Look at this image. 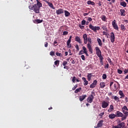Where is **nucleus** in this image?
Here are the masks:
<instances>
[{"label": "nucleus", "mask_w": 128, "mask_h": 128, "mask_svg": "<svg viewBox=\"0 0 128 128\" xmlns=\"http://www.w3.org/2000/svg\"><path fill=\"white\" fill-rule=\"evenodd\" d=\"M72 40H68L67 41V46H69V48H72V44H70V42H71Z\"/></svg>", "instance_id": "nucleus-35"}, {"label": "nucleus", "mask_w": 128, "mask_h": 128, "mask_svg": "<svg viewBox=\"0 0 128 128\" xmlns=\"http://www.w3.org/2000/svg\"><path fill=\"white\" fill-rule=\"evenodd\" d=\"M82 80L84 81V86H88V81L86 80V78H82Z\"/></svg>", "instance_id": "nucleus-17"}, {"label": "nucleus", "mask_w": 128, "mask_h": 128, "mask_svg": "<svg viewBox=\"0 0 128 128\" xmlns=\"http://www.w3.org/2000/svg\"><path fill=\"white\" fill-rule=\"evenodd\" d=\"M123 114H124L125 116H128V111H122Z\"/></svg>", "instance_id": "nucleus-40"}, {"label": "nucleus", "mask_w": 128, "mask_h": 128, "mask_svg": "<svg viewBox=\"0 0 128 128\" xmlns=\"http://www.w3.org/2000/svg\"><path fill=\"white\" fill-rule=\"evenodd\" d=\"M118 74H122V70L120 69H118Z\"/></svg>", "instance_id": "nucleus-53"}, {"label": "nucleus", "mask_w": 128, "mask_h": 128, "mask_svg": "<svg viewBox=\"0 0 128 128\" xmlns=\"http://www.w3.org/2000/svg\"><path fill=\"white\" fill-rule=\"evenodd\" d=\"M112 90L116 91V90H118V84H114L113 87L112 88Z\"/></svg>", "instance_id": "nucleus-23"}, {"label": "nucleus", "mask_w": 128, "mask_h": 128, "mask_svg": "<svg viewBox=\"0 0 128 128\" xmlns=\"http://www.w3.org/2000/svg\"><path fill=\"white\" fill-rule=\"evenodd\" d=\"M118 128H124V126H126V124L124 122H120L116 126Z\"/></svg>", "instance_id": "nucleus-14"}, {"label": "nucleus", "mask_w": 128, "mask_h": 128, "mask_svg": "<svg viewBox=\"0 0 128 128\" xmlns=\"http://www.w3.org/2000/svg\"><path fill=\"white\" fill-rule=\"evenodd\" d=\"M100 88H106V82H100Z\"/></svg>", "instance_id": "nucleus-19"}, {"label": "nucleus", "mask_w": 128, "mask_h": 128, "mask_svg": "<svg viewBox=\"0 0 128 128\" xmlns=\"http://www.w3.org/2000/svg\"><path fill=\"white\" fill-rule=\"evenodd\" d=\"M108 66H109V65H108V64L106 65V66H104V68H108Z\"/></svg>", "instance_id": "nucleus-62"}, {"label": "nucleus", "mask_w": 128, "mask_h": 128, "mask_svg": "<svg viewBox=\"0 0 128 128\" xmlns=\"http://www.w3.org/2000/svg\"><path fill=\"white\" fill-rule=\"evenodd\" d=\"M76 76L72 77V82H74V83L76 82Z\"/></svg>", "instance_id": "nucleus-47"}, {"label": "nucleus", "mask_w": 128, "mask_h": 128, "mask_svg": "<svg viewBox=\"0 0 128 128\" xmlns=\"http://www.w3.org/2000/svg\"><path fill=\"white\" fill-rule=\"evenodd\" d=\"M124 110L125 112H128V108L126 106H124L123 108H122V112H124Z\"/></svg>", "instance_id": "nucleus-33"}, {"label": "nucleus", "mask_w": 128, "mask_h": 128, "mask_svg": "<svg viewBox=\"0 0 128 128\" xmlns=\"http://www.w3.org/2000/svg\"><path fill=\"white\" fill-rule=\"evenodd\" d=\"M104 114V112H101L100 114H99V116H100V118H102V116Z\"/></svg>", "instance_id": "nucleus-48"}, {"label": "nucleus", "mask_w": 128, "mask_h": 128, "mask_svg": "<svg viewBox=\"0 0 128 128\" xmlns=\"http://www.w3.org/2000/svg\"><path fill=\"white\" fill-rule=\"evenodd\" d=\"M88 43L87 44V48L88 49V50L90 54H92V38H88L87 40Z\"/></svg>", "instance_id": "nucleus-2"}, {"label": "nucleus", "mask_w": 128, "mask_h": 128, "mask_svg": "<svg viewBox=\"0 0 128 128\" xmlns=\"http://www.w3.org/2000/svg\"><path fill=\"white\" fill-rule=\"evenodd\" d=\"M76 88H78V84H76L72 88V90H76Z\"/></svg>", "instance_id": "nucleus-56"}, {"label": "nucleus", "mask_w": 128, "mask_h": 128, "mask_svg": "<svg viewBox=\"0 0 128 128\" xmlns=\"http://www.w3.org/2000/svg\"><path fill=\"white\" fill-rule=\"evenodd\" d=\"M114 100H116V102H120V98L118 97V96H114Z\"/></svg>", "instance_id": "nucleus-39"}, {"label": "nucleus", "mask_w": 128, "mask_h": 128, "mask_svg": "<svg viewBox=\"0 0 128 128\" xmlns=\"http://www.w3.org/2000/svg\"><path fill=\"white\" fill-rule=\"evenodd\" d=\"M102 28L104 30H105V32H108V28L106 26H103L102 27Z\"/></svg>", "instance_id": "nucleus-46"}, {"label": "nucleus", "mask_w": 128, "mask_h": 128, "mask_svg": "<svg viewBox=\"0 0 128 128\" xmlns=\"http://www.w3.org/2000/svg\"><path fill=\"white\" fill-rule=\"evenodd\" d=\"M82 50H83L84 54L85 52H88V49H86V46H82Z\"/></svg>", "instance_id": "nucleus-38"}, {"label": "nucleus", "mask_w": 128, "mask_h": 128, "mask_svg": "<svg viewBox=\"0 0 128 128\" xmlns=\"http://www.w3.org/2000/svg\"><path fill=\"white\" fill-rule=\"evenodd\" d=\"M68 34V32L64 31L63 32V36H66Z\"/></svg>", "instance_id": "nucleus-52"}, {"label": "nucleus", "mask_w": 128, "mask_h": 128, "mask_svg": "<svg viewBox=\"0 0 128 128\" xmlns=\"http://www.w3.org/2000/svg\"><path fill=\"white\" fill-rule=\"evenodd\" d=\"M120 4L124 8H126V2H120Z\"/></svg>", "instance_id": "nucleus-31"}, {"label": "nucleus", "mask_w": 128, "mask_h": 128, "mask_svg": "<svg viewBox=\"0 0 128 128\" xmlns=\"http://www.w3.org/2000/svg\"><path fill=\"white\" fill-rule=\"evenodd\" d=\"M56 56H60V58L62 57V54L61 53H60V52H56Z\"/></svg>", "instance_id": "nucleus-34"}, {"label": "nucleus", "mask_w": 128, "mask_h": 128, "mask_svg": "<svg viewBox=\"0 0 128 128\" xmlns=\"http://www.w3.org/2000/svg\"><path fill=\"white\" fill-rule=\"evenodd\" d=\"M81 58L82 60H86V57L84 56V55H82Z\"/></svg>", "instance_id": "nucleus-55"}, {"label": "nucleus", "mask_w": 128, "mask_h": 128, "mask_svg": "<svg viewBox=\"0 0 128 128\" xmlns=\"http://www.w3.org/2000/svg\"><path fill=\"white\" fill-rule=\"evenodd\" d=\"M102 2L99 1L98 3V4L99 6H102Z\"/></svg>", "instance_id": "nucleus-60"}, {"label": "nucleus", "mask_w": 128, "mask_h": 128, "mask_svg": "<svg viewBox=\"0 0 128 128\" xmlns=\"http://www.w3.org/2000/svg\"><path fill=\"white\" fill-rule=\"evenodd\" d=\"M116 20H114L112 22V26L114 28V30H118V24H116Z\"/></svg>", "instance_id": "nucleus-6"}, {"label": "nucleus", "mask_w": 128, "mask_h": 128, "mask_svg": "<svg viewBox=\"0 0 128 128\" xmlns=\"http://www.w3.org/2000/svg\"><path fill=\"white\" fill-rule=\"evenodd\" d=\"M92 73H88L87 74V78H88V80L90 82V80H92Z\"/></svg>", "instance_id": "nucleus-20"}, {"label": "nucleus", "mask_w": 128, "mask_h": 128, "mask_svg": "<svg viewBox=\"0 0 128 128\" xmlns=\"http://www.w3.org/2000/svg\"><path fill=\"white\" fill-rule=\"evenodd\" d=\"M82 38L84 40V44H88V35L86 34H84Z\"/></svg>", "instance_id": "nucleus-11"}, {"label": "nucleus", "mask_w": 128, "mask_h": 128, "mask_svg": "<svg viewBox=\"0 0 128 128\" xmlns=\"http://www.w3.org/2000/svg\"><path fill=\"white\" fill-rule=\"evenodd\" d=\"M102 34L103 36H108V32H106L104 31L102 32Z\"/></svg>", "instance_id": "nucleus-58"}, {"label": "nucleus", "mask_w": 128, "mask_h": 128, "mask_svg": "<svg viewBox=\"0 0 128 128\" xmlns=\"http://www.w3.org/2000/svg\"><path fill=\"white\" fill-rule=\"evenodd\" d=\"M64 16L66 17L68 16H70V12H68V10H64Z\"/></svg>", "instance_id": "nucleus-29"}, {"label": "nucleus", "mask_w": 128, "mask_h": 128, "mask_svg": "<svg viewBox=\"0 0 128 128\" xmlns=\"http://www.w3.org/2000/svg\"><path fill=\"white\" fill-rule=\"evenodd\" d=\"M54 64L55 66H58L60 65V60H56L54 62Z\"/></svg>", "instance_id": "nucleus-36"}, {"label": "nucleus", "mask_w": 128, "mask_h": 128, "mask_svg": "<svg viewBox=\"0 0 128 128\" xmlns=\"http://www.w3.org/2000/svg\"><path fill=\"white\" fill-rule=\"evenodd\" d=\"M44 44L45 48H48V42H46Z\"/></svg>", "instance_id": "nucleus-61"}, {"label": "nucleus", "mask_w": 128, "mask_h": 128, "mask_svg": "<svg viewBox=\"0 0 128 128\" xmlns=\"http://www.w3.org/2000/svg\"><path fill=\"white\" fill-rule=\"evenodd\" d=\"M86 95H83L82 96H80V102H82L84 98H86Z\"/></svg>", "instance_id": "nucleus-26"}, {"label": "nucleus", "mask_w": 128, "mask_h": 128, "mask_svg": "<svg viewBox=\"0 0 128 128\" xmlns=\"http://www.w3.org/2000/svg\"><path fill=\"white\" fill-rule=\"evenodd\" d=\"M75 40L76 42H78V44H82V40H80V38L78 36H76L75 37Z\"/></svg>", "instance_id": "nucleus-12"}, {"label": "nucleus", "mask_w": 128, "mask_h": 128, "mask_svg": "<svg viewBox=\"0 0 128 128\" xmlns=\"http://www.w3.org/2000/svg\"><path fill=\"white\" fill-rule=\"evenodd\" d=\"M50 56H54V52L51 51L50 53Z\"/></svg>", "instance_id": "nucleus-49"}, {"label": "nucleus", "mask_w": 128, "mask_h": 128, "mask_svg": "<svg viewBox=\"0 0 128 128\" xmlns=\"http://www.w3.org/2000/svg\"><path fill=\"white\" fill-rule=\"evenodd\" d=\"M56 14H64V10L62 8H59L56 10Z\"/></svg>", "instance_id": "nucleus-16"}, {"label": "nucleus", "mask_w": 128, "mask_h": 128, "mask_svg": "<svg viewBox=\"0 0 128 128\" xmlns=\"http://www.w3.org/2000/svg\"><path fill=\"white\" fill-rule=\"evenodd\" d=\"M89 28L92 30H94V32H96V30H100V26H94L92 24H90Z\"/></svg>", "instance_id": "nucleus-3"}, {"label": "nucleus", "mask_w": 128, "mask_h": 128, "mask_svg": "<svg viewBox=\"0 0 128 128\" xmlns=\"http://www.w3.org/2000/svg\"><path fill=\"white\" fill-rule=\"evenodd\" d=\"M97 42H98V44L100 46H102V40L100 38H97Z\"/></svg>", "instance_id": "nucleus-24"}, {"label": "nucleus", "mask_w": 128, "mask_h": 128, "mask_svg": "<svg viewBox=\"0 0 128 128\" xmlns=\"http://www.w3.org/2000/svg\"><path fill=\"white\" fill-rule=\"evenodd\" d=\"M92 68V65L90 64L87 66V68Z\"/></svg>", "instance_id": "nucleus-59"}, {"label": "nucleus", "mask_w": 128, "mask_h": 128, "mask_svg": "<svg viewBox=\"0 0 128 128\" xmlns=\"http://www.w3.org/2000/svg\"><path fill=\"white\" fill-rule=\"evenodd\" d=\"M94 100V95L92 94L89 97L87 98V102H90V104H92V100Z\"/></svg>", "instance_id": "nucleus-9"}, {"label": "nucleus", "mask_w": 128, "mask_h": 128, "mask_svg": "<svg viewBox=\"0 0 128 128\" xmlns=\"http://www.w3.org/2000/svg\"><path fill=\"white\" fill-rule=\"evenodd\" d=\"M88 22H92V19L90 18H88Z\"/></svg>", "instance_id": "nucleus-63"}, {"label": "nucleus", "mask_w": 128, "mask_h": 128, "mask_svg": "<svg viewBox=\"0 0 128 128\" xmlns=\"http://www.w3.org/2000/svg\"><path fill=\"white\" fill-rule=\"evenodd\" d=\"M114 110V106L113 105H110V107L109 110H108V112H112Z\"/></svg>", "instance_id": "nucleus-28"}, {"label": "nucleus", "mask_w": 128, "mask_h": 128, "mask_svg": "<svg viewBox=\"0 0 128 128\" xmlns=\"http://www.w3.org/2000/svg\"><path fill=\"white\" fill-rule=\"evenodd\" d=\"M104 124V120H100L98 124H97V126H96V128H102V124Z\"/></svg>", "instance_id": "nucleus-15"}, {"label": "nucleus", "mask_w": 128, "mask_h": 128, "mask_svg": "<svg viewBox=\"0 0 128 128\" xmlns=\"http://www.w3.org/2000/svg\"><path fill=\"white\" fill-rule=\"evenodd\" d=\"M70 60H72L71 63L72 64H76V61L74 60H73L72 58H71Z\"/></svg>", "instance_id": "nucleus-50"}, {"label": "nucleus", "mask_w": 128, "mask_h": 128, "mask_svg": "<svg viewBox=\"0 0 128 128\" xmlns=\"http://www.w3.org/2000/svg\"><path fill=\"white\" fill-rule=\"evenodd\" d=\"M109 118H110L111 120H114V118H116V114H109L108 116Z\"/></svg>", "instance_id": "nucleus-18"}, {"label": "nucleus", "mask_w": 128, "mask_h": 128, "mask_svg": "<svg viewBox=\"0 0 128 128\" xmlns=\"http://www.w3.org/2000/svg\"><path fill=\"white\" fill-rule=\"evenodd\" d=\"M102 20L103 22H106V17L104 16H102Z\"/></svg>", "instance_id": "nucleus-44"}, {"label": "nucleus", "mask_w": 128, "mask_h": 128, "mask_svg": "<svg viewBox=\"0 0 128 128\" xmlns=\"http://www.w3.org/2000/svg\"><path fill=\"white\" fill-rule=\"evenodd\" d=\"M86 20H83L82 22H81V24H82V26H84V24H86Z\"/></svg>", "instance_id": "nucleus-45"}, {"label": "nucleus", "mask_w": 128, "mask_h": 128, "mask_svg": "<svg viewBox=\"0 0 128 128\" xmlns=\"http://www.w3.org/2000/svg\"><path fill=\"white\" fill-rule=\"evenodd\" d=\"M124 80H128V74L125 76Z\"/></svg>", "instance_id": "nucleus-64"}, {"label": "nucleus", "mask_w": 128, "mask_h": 128, "mask_svg": "<svg viewBox=\"0 0 128 128\" xmlns=\"http://www.w3.org/2000/svg\"><path fill=\"white\" fill-rule=\"evenodd\" d=\"M82 90V88H77L74 91L75 94H78V92H80V91Z\"/></svg>", "instance_id": "nucleus-37"}, {"label": "nucleus", "mask_w": 128, "mask_h": 128, "mask_svg": "<svg viewBox=\"0 0 128 128\" xmlns=\"http://www.w3.org/2000/svg\"><path fill=\"white\" fill-rule=\"evenodd\" d=\"M120 28H121V30H122L123 32H124L125 30H126V28L124 25L122 24L120 25Z\"/></svg>", "instance_id": "nucleus-25"}, {"label": "nucleus", "mask_w": 128, "mask_h": 128, "mask_svg": "<svg viewBox=\"0 0 128 128\" xmlns=\"http://www.w3.org/2000/svg\"><path fill=\"white\" fill-rule=\"evenodd\" d=\"M43 22L42 20H40V19H37V20H35L34 21V22L35 24H41V22Z\"/></svg>", "instance_id": "nucleus-22"}, {"label": "nucleus", "mask_w": 128, "mask_h": 128, "mask_svg": "<svg viewBox=\"0 0 128 128\" xmlns=\"http://www.w3.org/2000/svg\"><path fill=\"white\" fill-rule=\"evenodd\" d=\"M79 28H80V30H84V26L79 24Z\"/></svg>", "instance_id": "nucleus-57"}, {"label": "nucleus", "mask_w": 128, "mask_h": 128, "mask_svg": "<svg viewBox=\"0 0 128 128\" xmlns=\"http://www.w3.org/2000/svg\"><path fill=\"white\" fill-rule=\"evenodd\" d=\"M119 94L120 96V98H122L124 96V92L122 90L119 91Z\"/></svg>", "instance_id": "nucleus-27"}, {"label": "nucleus", "mask_w": 128, "mask_h": 128, "mask_svg": "<svg viewBox=\"0 0 128 128\" xmlns=\"http://www.w3.org/2000/svg\"><path fill=\"white\" fill-rule=\"evenodd\" d=\"M75 48L76 50H78H78H80V47L78 46V44H76L75 46Z\"/></svg>", "instance_id": "nucleus-51"}, {"label": "nucleus", "mask_w": 128, "mask_h": 128, "mask_svg": "<svg viewBox=\"0 0 128 128\" xmlns=\"http://www.w3.org/2000/svg\"><path fill=\"white\" fill-rule=\"evenodd\" d=\"M99 60H100V63L102 66L104 64V62L102 61L104 60V57H102V56L101 57H99Z\"/></svg>", "instance_id": "nucleus-32"}, {"label": "nucleus", "mask_w": 128, "mask_h": 128, "mask_svg": "<svg viewBox=\"0 0 128 128\" xmlns=\"http://www.w3.org/2000/svg\"><path fill=\"white\" fill-rule=\"evenodd\" d=\"M45 2H46V4H48V6H49L51 8H52V10H56V8L54 6V4H52V3L50 2L48 0H46Z\"/></svg>", "instance_id": "nucleus-13"}, {"label": "nucleus", "mask_w": 128, "mask_h": 128, "mask_svg": "<svg viewBox=\"0 0 128 128\" xmlns=\"http://www.w3.org/2000/svg\"><path fill=\"white\" fill-rule=\"evenodd\" d=\"M68 64V62L66 61H64L62 62V66H66V65Z\"/></svg>", "instance_id": "nucleus-54"}, {"label": "nucleus", "mask_w": 128, "mask_h": 128, "mask_svg": "<svg viewBox=\"0 0 128 128\" xmlns=\"http://www.w3.org/2000/svg\"><path fill=\"white\" fill-rule=\"evenodd\" d=\"M102 80H106V74H104L102 76Z\"/></svg>", "instance_id": "nucleus-42"}, {"label": "nucleus", "mask_w": 128, "mask_h": 128, "mask_svg": "<svg viewBox=\"0 0 128 128\" xmlns=\"http://www.w3.org/2000/svg\"><path fill=\"white\" fill-rule=\"evenodd\" d=\"M96 52V54L98 56V58H100L101 56H102V51L100 50V48L98 46H96L95 48Z\"/></svg>", "instance_id": "nucleus-4"}, {"label": "nucleus", "mask_w": 128, "mask_h": 128, "mask_svg": "<svg viewBox=\"0 0 128 128\" xmlns=\"http://www.w3.org/2000/svg\"><path fill=\"white\" fill-rule=\"evenodd\" d=\"M120 16H126V10H125L121 9L120 10Z\"/></svg>", "instance_id": "nucleus-21"}, {"label": "nucleus", "mask_w": 128, "mask_h": 128, "mask_svg": "<svg viewBox=\"0 0 128 128\" xmlns=\"http://www.w3.org/2000/svg\"><path fill=\"white\" fill-rule=\"evenodd\" d=\"M87 4H90L91 6H94V4H96L94 3V2H92L90 0H88L87 2Z\"/></svg>", "instance_id": "nucleus-30"}, {"label": "nucleus", "mask_w": 128, "mask_h": 128, "mask_svg": "<svg viewBox=\"0 0 128 128\" xmlns=\"http://www.w3.org/2000/svg\"><path fill=\"white\" fill-rule=\"evenodd\" d=\"M96 84H98V81L96 80H94L92 84L90 85V88H96Z\"/></svg>", "instance_id": "nucleus-10"}, {"label": "nucleus", "mask_w": 128, "mask_h": 128, "mask_svg": "<svg viewBox=\"0 0 128 128\" xmlns=\"http://www.w3.org/2000/svg\"><path fill=\"white\" fill-rule=\"evenodd\" d=\"M36 4H34L32 6L30 5L28 6V8L30 10H33L35 14H40V8L42 6V4L38 1V0H36Z\"/></svg>", "instance_id": "nucleus-1"}, {"label": "nucleus", "mask_w": 128, "mask_h": 128, "mask_svg": "<svg viewBox=\"0 0 128 128\" xmlns=\"http://www.w3.org/2000/svg\"><path fill=\"white\" fill-rule=\"evenodd\" d=\"M110 106V102L103 100L102 102V108H106Z\"/></svg>", "instance_id": "nucleus-5"}, {"label": "nucleus", "mask_w": 128, "mask_h": 128, "mask_svg": "<svg viewBox=\"0 0 128 128\" xmlns=\"http://www.w3.org/2000/svg\"><path fill=\"white\" fill-rule=\"evenodd\" d=\"M110 42H114V40H116V36H114V32H112L110 34Z\"/></svg>", "instance_id": "nucleus-7"}, {"label": "nucleus", "mask_w": 128, "mask_h": 128, "mask_svg": "<svg viewBox=\"0 0 128 128\" xmlns=\"http://www.w3.org/2000/svg\"><path fill=\"white\" fill-rule=\"evenodd\" d=\"M84 54V52L83 50H81L78 52V56H82V54Z\"/></svg>", "instance_id": "nucleus-41"}, {"label": "nucleus", "mask_w": 128, "mask_h": 128, "mask_svg": "<svg viewBox=\"0 0 128 128\" xmlns=\"http://www.w3.org/2000/svg\"><path fill=\"white\" fill-rule=\"evenodd\" d=\"M126 118H128L126 116H125L124 115H123V116L121 118V120H126Z\"/></svg>", "instance_id": "nucleus-43"}, {"label": "nucleus", "mask_w": 128, "mask_h": 128, "mask_svg": "<svg viewBox=\"0 0 128 128\" xmlns=\"http://www.w3.org/2000/svg\"><path fill=\"white\" fill-rule=\"evenodd\" d=\"M116 118H122L124 116V114L120 111H116L115 113Z\"/></svg>", "instance_id": "nucleus-8"}]
</instances>
